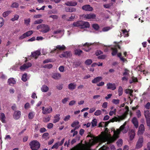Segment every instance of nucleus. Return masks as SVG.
Masks as SVG:
<instances>
[{
	"mask_svg": "<svg viewBox=\"0 0 150 150\" xmlns=\"http://www.w3.org/2000/svg\"><path fill=\"white\" fill-rule=\"evenodd\" d=\"M127 122V121L125 122L119 129L113 130V137L110 135L108 132V129L106 128L105 129V131L102 132L101 134L98 137H94L91 134H88L87 137H90L91 138V139L89 140L88 143H86L85 145L79 144L71 150H89L90 147L98 142L99 144L105 142H107V143H111L118 137L119 134L121 132L124 134L127 132L129 127L128 126H126Z\"/></svg>",
	"mask_w": 150,
	"mask_h": 150,
	"instance_id": "nucleus-1",
	"label": "nucleus"
},
{
	"mask_svg": "<svg viewBox=\"0 0 150 150\" xmlns=\"http://www.w3.org/2000/svg\"><path fill=\"white\" fill-rule=\"evenodd\" d=\"M126 115L125 114H124L121 116L118 115L117 117H113L109 121L105 123L103 122L102 124L100 123L101 126H104L105 127H106L110 122H120L121 121L124 120L126 118Z\"/></svg>",
	"mask_w": 150,
	"mask_h": 150,
	"instance_id": "nucleus-2",
	"label": "nucleus"
},
{
	"mask_svg": "<svg viewBox=\"0 0 150 150\" xmlns=\"http://www.w3.org/2000/svg\"><path fill=\"white\" fill-rule=\"evenodd\" d=\"M40 29H41L40 31L43 33L48 32L50 30V28L49 25L44 24H41L37 26V29L39 30Z\"/></svg>",
	"mask_w": 150,
	"mask_h": 150,
	"instance_id": "nucleus-3",
	"label": "nucleus"
},
{
	"mask_svg": "<svg viewBox=\"0 0 150 150\" xmlns=\"http://www.w3.org/2000/svg\"><path fill=\"white\" fill-rule=\"evenodd\" d=\"M31 149L33 150H37L40 147V144L39 142L36 140H34L30 144Z\"/></svg>",
	"mask_w": 150,
	"mask_h": 150,
	"instance_id": "nucleus-4",
	"label": "nucleus"
},
{
	"mask_svg": "<svg viewBox=\"0 0 150 150\" xmlns=\"http://www.w3.org/2000/svg\"><path fill=\"white\" fill-rule=\"evenodd\" d=\"M144 142V139L142 137H140L139 138V139L136 143L135 149H139L141 148L143 145Z\"/></svg>",
	"mask_w": 150,
	"mask_h": 150,
	"instance_id": "nucleus-5",
	"label": "nucleus"
},
{
	"mask_svg": "<svg viewBox=\"0 0 150 150\" xmlns=\"http://www.w3.org/2000/svg\"><path fill=\"white\" fill-rule=\"evenodd\" d=\"M42 113L44 114H47L51 113L52 111V109L51 106L45 108L43 106L42 108Z\"/></svg>",
	"mask_w": 150,
	"mask_h": 150,
	"instance_id": "nucleus-6",
	"label": "nucleus"
},
{
	"mask_svg": "<svg viewBox=\"0 0 150 150\" xmlns=\"http://www.w3.org/2000/svg\"><path fill=\"white\" fill-rule=\"evenodd\" d=\"M64 141V138L60 142H58L54 144L51 147V149H57L59 146H62L63 144Z\"/></svg>",
	"mask_w": 150,
	"mask_h": 150,
	"instance_id": "nucleus-7",
	"label": "nucleus"
},
{
	"mask_svg": "<svg viewBox=\"0 0 150 150\" xmlns=\"http://www.w3.org/2000/svg\"><path fill=\"white\" fill-rule=\"evenodd\" d=\"M32 66V64L30 63H27L24 64L20 67V69L22 71H25L26 69H27L29 67H31Z\"/></svg>",
	"mask_w": 150,
	"mask_h": 150,
	"instance_id": "nucleus-8",
	"label": "nucleus"
},
{
	"mask_svg": "<svg viewBox=\"0 0 150 150\" xmlns=\"http://www.w3.org/2000/svg\"><path fill=\"white\" fill-rule=\"evenodd\" d=\"M145 131V127L144 125L142 124H141L139 127L138 130L137 132L138 135H141Z\"/></svg>",
	"mask_w": 150,
	"mask_h": 150,
	"instance_id": "nucleus-9",
	"label": "nucleus"
},
{
	"mask_svg": "<svg viewBox=\"0 0 150 150\" xmlns=\"http://www.w3.org/2000/svg\"><path fill=\"white\" fill-rule=\"evenodd\" d=\"M71 53L70 52H64L62 54L59 55V57L61 58L66 57L68 58L71 56Z\"/></svg>",
	"mask_w": 150,
	"mask_h": 150,
	"instance_id": "nucleus-10",
	"label": "nucleus"
},
{
	"mask_svg": "<svg viewBox=\"0 0 150 150\" xmlns=\"http://www.w3.org/2000/svg\"><path fill=\"white\" fill-rule=\"evenodd\" d=\"M107 88L108 89L114 90L116 89V86L115 83H109L107 84Z\"/></svg>",
	"mask_w": 150,
	"mask_h": 150,
	"instance_id": "nucleus-11",
	"label": "nucleus"
},
{
	"mask_svg": "<svg viewBox=\"0 0 150 150\" xmlns=\"http://www.w3.org/2000/svg\"><path fill=\"white\" fill-rule=\"evenodd\" d=\"M92 44L91 43H86L83 45V49L86 52H88L91 49V48L89 47V45Z\"/></svg>",
	"mask_w": 150,
	"mask_h": 150,
	"instance_id": "nucleus-12",
	"label": "nucleus"
},
{
	"mask_svg": "<svg viewBox=\"0 0 150 150\" xmlns=\"http://www.w3.org/2000/svg\"><path fill=\"white\" fill-rule=\"evenodd\" d=\"M21 112L19 110H17L14 112L13 115V118L16 120L18 119L20 117Z\"/></svg>",
	"mask_w": 150,
	"mask_h": 150,
	"instance_id": "nucleus-13",
	"label": "nucleus"
},
{
	"mask_svg": "<svg viewBox=\"0 0 150 150\" xmlns=\"http://www.w3.org/2000/svg\"><path fill=\"white\" fill-rule=\"evenodd\" d=\"M96 17V16L95 14L91 13L85 15L84 17L86 19L91 20L95 18Z\"/></svg>",
	"mask_w": 150,
	"mask_h": 150,
	"instance_id": "nucleus-14",
	"label": "nucleus"
},
{
	"mask_svg": "<svg viewBox=\"0 0 150 150\" xmlns=\"http://www.w3.org/2000/svg\"><path fill=\"white\" fill-rule=\"evenodd\" d=\"M132 122L135 128H137L138 127L139 123L138 120L136 117H134L132 119Z\"/></svg>",
	"mask_w": 150,
	"mask_h": 150,
	"instance_id": "nucleus-15",
	"label": "nucleus"
},
{
	"mask_svg": "<svg viewBox=\"0 0 150 150\" xmlns=\"http://www.w3.org/2000/svg\"><path fill=\"white\" fill-rule=\"evenodd\" d=\"M79 122L78 121H76L74 122L71 125V126L72 127H74L75 129H77L80 126V125L79 124Z\"/></svg>",
	"mask_w": 150,
	"mask_h": 150,
	"instance_id": "nucleus-16",
	"label": "nucleus"
},
{
	"mask_svg": "<svg viewBox=\"0 0 150 150\" xmlns=\"http://www.w3.org/2000/svg\"><path fill=\"white\" fill-rule=\"evenodd\" d=\"M83 10L86 11H91L93 10V8L89 5H86L83 6L82 7Z\"/></svg>",
	"mask_w": 150,
	"mask_h": 150,
	"instance_id": "nucleus-17",
	"label": "nucleus"
},
{
	"mask_svg": "<svg viewBox=\"0 0 150 150\" xmlns=\"http://www.w3.org/2000/svg\"><path fill=\"white\" fill-rule=\"evenodd\" d=\"M135 135V131L133 129H131L129 132V139L131 140H133Z\"/></svg>",
	"mask_w": 150,
	"mask_h": 150,
	"instance_id": "nucleus-18",
	"label": "nucleus"
},
{
	"mask_svg": "<svg viewBox=\"0 0 150 150\" xmlns=\"http://www.w3.org/2000/svg\"><path fill=\"white\" fill-rule=\"evenodd\" d=\"M61 75L59 73H54L52 75V77L55 79H59L61 78Z\"/></svg>",
	"mask_w": 150,
	"mask_h": 150,
	"instance_id": "nucleus-19",
	"label": "nucleus"
},
{
	"mask_svg": "<svg viewBox=\"0 0 150 150\" xmlns=\"http://www.w3.org/2000/svg\"><path fill=\"white\" fill-rule=\"evenodd\" d=\"M65 48V47L64 45H58L53 50L51 51V52H53V51H55L57 49H58L59 50H64Z\"/></svg>",
	"mask_w": 150,
	"mask_h": 150,
	"instance_id": "nucleus-20",
	"label": "nucleus"
},
{
	"mask_svg": "<svg viewBox=\"0 0 150 150\" xmlns=\"http://www.w3.org/2000/svg\"><path fill=\"white\" fill-rule=\"evenodd\" d=\"M77 4V2L74 1H68L65 3V4L68 6H75Z\"/></svg>",
	"mask_w": 150,
	"mask_h": 150,
	"instance_id": "nucleus-21",
	"label": "nucleus"
},
{
	"mask_svg": "<svg viewBox=\"0 0 150 150\" xmlns=\"http://www.w3.org/2000/svg\"><path fill=\"white\" fill-rule=\"evenodd\" d=\"M82 24H81V28H88L90 27V24L88 22H85L82 21Z\"/></svg>",
	"mask_w": 150,
	"mask_h": 150,
	"instance_id": "nucleus-22",
	"label": "nucleus"
},
{
	"mask_svg": "<svg viewBox=\"0 0 150 150\" xmlns=\"http://www.w3.org/2000/svg\"><path fill=\"white\" fill-rule=\"evenodd\" d=\"M76 85L74 83H69L68 86V88L69 90H73L76 88Z\"/></svg>",
	"mask_w": 150,
	"mask_h": 150,
	"instance_id": "nucleus-23",
	"label": "nucleus"
},
{
	"mask_svg": "<svg viewBox=\"0 0 150 150\" xmlns=\"http://www.w3.org/2000/svg\"><path fill=\"white\" fill-rule=\"evenodd\" d=\"M118 47L119 49H120V46L118 45H116L114 48H112V54L113 56L115 55L117 53V48Z\"/></svg>",
	"mask_w": 150,
	"mask_h": 150,
	"instance_id": "nucleus-24",
	"label": "nucleus"
},
{
	"mask_svg": "<svg viewBox=\"0 0 150 150\" xmlns=\"http://www.w3.org/2000/svg\"><path fill=\"white\" fill-rule=\"evenodd\" d=\"M40 54V52L39 50H37L33 53H32V55L33 57L35 59L37 58L38 57Z\"/></svg>",
	"mask_w": 150,
	"mask_h": 150,
	"instance_id": "nucleus-25",
	"label": "nucleus"
},
{
	"mask_svg": "<svg viewBox=\"0 0 150 150\" xmlns=\"http://www.w3.org/2000/svg\"><path fill=\"white\" fill-rule=\"evenodd\" d=\"M82 21H78L74 23L72 25L74 27H80L81 28V24H82Z\"/></svg>",
	"mask_w": 150,
	"mask_h": 150,
	"instance_id": "nucleus-26",
	"label": "nucleus"
},
{
	"mask_svg": "<svg viewBox=\"0 0 150 150\" xmlns=\"http://www.w3.org/2000/svg\"><path fill=\"white\" fill-rule=\"evenodd\" d=\"M8 83L10 85H12L16 83V81L13 78H11L8 80Z\"/></svg>",
	"mask_w": 150,
	"mask_h": 150,
	"instance_id": "nucleus-27",
	"label": "nucleus"
},
{
	"mask_svg": "<svg viewBox=\"0 0 150 150\" xmlns=\"http://www.w3.org/2000/svg\"><path fill=\"white\" fill-rule=\"evenodd\" d=\"M144 115L146 119L150 118V113L149 110H144Z\"/></svg>",
	"mask_w": 150,
	"mask_h": 150,
	"instance_id": "nucleus-28",
	"label": "nucleus"
},
{
	"mask_svg": "<svg viewBox=\"0 0 150 150\" xmlns=\"http://www.w3.org/2000/svg\"><path fill=\"white\" fill-rule=\"evenodd\" d=\"M102 78L101 77H97L92 81L93 83H96L102 80Z\"/></svg>",
	"mask_w": 150,
	"mask_h": 150,
	"instance_id": "nucleus-29",
	"label": "nucleus"
},
{
	"mask_svg": "<svg viewBox=\"0 0 150 150\" xmlns=\"http://www.w3.org/2000/svg\"><path fill=\"white\" fill-rule=\"evenodd\" d=\"M49 88L46 85H43L41 88V90L43 92H46L49 90Z\"/></svg>",
	"mask_w": 150,
	"mask_h": 150,
	"instance_id": "nucleus-30",
	"label": "nucleus"
},
{
	"mask_svg": "<svg viewBox=\"0 0 150 150\" xmlns=\"http://www.w3.org/2000/svg\"><path fill=\"white\" fill-rule=\"evenodd\" d=\"M60 115L59 114H57L54 117L53 122L56 123L58 122L60 120Z\"/></svg>",
	"mask_w": 150,
	"mask_h": 150,
	"instance_id": "nucleus-31",
	"label": "nucleus"
},
{
	"mask_svg": "<svg viewBox=\"0 0 150 150\" xmlns=\"http://www.w3.org/2000/svg\"><path fill=\"white\" fill-rule=\"evenodd\" d=\"M0 120L2 122H5V116L4 113H1L0 114Z\"/></svg>",
	"mask_w": 150,
	"mask_h": 150,
	"instance_id": "nucleus-32",
	"label": "nucleus"
},
{
	"mask_svg": "<svg viewBox=\"0 0 150 150\" xmlns=\"http://www.w3.org/2000/svg\"><path fill=\"white\" fill-rule=\"evenodd\" d=\"M11 11H7L3 12L2 14L4 18H6L7 17L10 13Z\"/></svg>",
	"mask_w": 150,
	"mask_h": 150,
	"instance_id": "nucleus-33",
	"label": "nucleus"
},
{
	"mask_svg": "<svg viewBox=\"0 0 150 150\" xmlns=\"http://www.w3.org/2000/svg\"><path fill=\"white\" fill-rule=\"evenodd\" d=\"M35 115V113L34 112H31L29 113L28 115V117L29 119H32L34 117Z\"/></svg>",
	"mask_w": 150,
	"mask_h": 150,
	"instance_id": "nucleus-34",
	"label": "nucleus"
},
{
	"mask_svg": "<svg viewBox=\"0 0 150 150\" xmlns=\"http://www.w3.org/2000/svg\"><path fill=\"white\" fill-rule=\"evenodd\" d=\"M19 18V16L17 14H16L14 15V17L11 18V21H15L17 20Z\"/></svg>",
	"mask_w": 150,
	"mask_h": 150,
	"instance_id": "nucleus-35",
	"label": "nucleus"
},
{
	"mask_svg": "<svg viewBox=\"0 0 150 150\" xmlns=\"http://www.w3.org/2000/svg\"><path fill=\"white\" fill-rule=\"evenodd\" d=\"M82 51L80 50H76L74 51V53L76 55H80L82 53Z\"/></svg>",
	"mask_w": 150,
	"mask_h": 150,
	"instance_id": "nucleus-36",
	"label": "nucleus"
},
{
	"mask_svg": "<svg viewBox=\"0 0 150 150\" xmlns=\"http://www.w3.org/2000/svg\"><path fill=\"white\" fill-rule=\"evenodd\" d=\"M50 117L51 116L45 117L43 118V122H48L50 121Z\"/></svg>",
	"mask_w": 150,
	"mask_h": 150,
	"instance_id": "nucleus-37",
	"label": "nucleus"
},
{
	"mask_svg": "<svg viewBox=\"0 0 150 150\" xmlns=\"http://www.w3.org/2000/svg\"><path fill=\"white\" fill-rule=\"evenodd\" d=\"M116 110V109H114L113 110H110L109 113L110 116H112L113 115H115Z\"/></svg>",
	"mask_w": 150,
	"mask_h": 150,
	"instance_id": "nucleus-38",
	"label": "nucleus"
},
{
	"mask_svg": "<svg viewBox=\"0 0 150 150\" xmlns=\"http://www.w3.org/2000/svg\"><path fill=\"white\" fill-rule=\"evenodd\" d=\"M30 22V18H26L24 19V23L28 25Z\"/></svg>",
	"mask_w": 150,
	"mask_h": 150,
	"instance_id": "nucleus-39",
	"label": "nucleus"
},
{
	"mask_svg": "<svg viewBox=\"0 0 150 150\" xmlns=\"http://www.w3.org/2000/svg\"><path fill=\"white\" fill-rule=\"evenodd\" d=\"M91 124L92 126L93 127H94L95 126H96L97 125V120L96 119H93L91 122Z\"/></svg>",
	"mask_w": 150,
	"mask_h": 150,
	"instance_id": "nucleus-40",
	"label": "nucleus"
},
{
	"mask_svg": "<svg viewBox=\"0 0 150 150\" xmlns=\"http://www.w3.org/2000/svg\"><path fill=\"white\" fill-rule=\"evenodd\" d=\"M22 80L24 81H27V74H23L22 77Z\"/></svg>",
	"mask_w": 150,
	"mask_h": 150,
	"instance_id": "nucleus-41",
	"label": "nucleus"
},
{
	"mask_svg": "<svg viewBox=\"0 0 150 150\" xmlns=\"http://www.w3.org/2000/svg\"><path fill=\"white\" fill-rule=\"evenodd\" d=\"M102 112L101 110H98L96 111L95 112L94 114L96 116H99L101 115Z\"/></svg>",
	"mask_w": 150,
	"mask_h": 150,
	"instance_id": "nucleus-42",
	"label": "nucleus"
},
{
	"mask_svg": "<svg viewBox=\"0 0 150 150\" xmlns=\"http://www.w3.org/2000/svg\"><path fill=\"white\" fill-rule=\"evenodd\" d=\"M122 140L121 139H119L117 142V144L118 146H121L122 144Z\"/></svg>",
	"mask_w": 150,
	"mask_h": 150,
	"instance_id": "nucleus-43",
	"label": "nucleus"
},
{
	"mask_svg": "<svg viewBox=\"0 0 150 150\" xmlns=\"http://www.w3.org/2000/svg\"><path fill=\"white\" fill-rule=\"evenodd\" d=\"M60 33H61V35H62L61 36H62V35H63L64 33L63 31L61 30H57L54 31L53 33L55 34H59Z\"/></svg>",
	"mask_w": 150,
	"mask_h": 150,
	"instance_id": "nucleus-44",
	"label": "nucleus"
},
{
	"mask_svg": "<svg viewBox=\"0 0 150 150\" xmlns=\"http://www.w3.org/2000/svg\"><path fill=\"white\" fill-rule=\"evenodd\" d=\"M118 92L119 96H120L123 93V89L122 87L120 86H119V87Z\"/></svg>",
	"mask_w": 150,
	"mask_h": 150,
	"instance_id": "nucleus-45",
	"label": "nucleus"
},
{
	"mask_svg": "<svg viewBox=\"0 0 150 150\" xmlns=\"http://www.w3.org/2000/svg\"><path fill=\"white\" fill-rule=\"evenodd\" d=\"M33 32L32 30H30L24 33L25 34L26 37H27L33 34Z\"/></svg>",
	"mask_w": 150,
	"mask_h": 150,
	"instance_id": "nucleus-46",
	"label": "nucleus"
},
{
	"mask_svg": "<svg viewBox=\"0 0 150 150\" xmlns=\"http://www.w3.org/2000/svg\"><path fill=\"white\" fill-rule=\"evenodd\" d=\"M81 64V62L79 61H77L74 62V67H76L79 66Z\"/></svg>",
	"mask_w": 150,
	"mask_h": 150,
	"instance_id": "nucleus-47",
	"label": "nucleus"
},
{
	"mask_svg": "<svg viewBox=\"0 0 150 150\" xmlns=\"http://www.w3.org/2000/svg\"><path fill=\"white\" fill-rule=\"evenodd\" d=\"M49 134L48 133H44L42 136V137L43 138L46 139H49Z\"/></svg>",
	"mask_w": 150,
	"mask_h": 150,
	"instance_id": "nucleus-48",
	"label": "nucleus"
},
{
	"mask_svg": "<svg viewBox=\"0 0 150 150\" xmlns=\"http://www.w3.org/2000/svg\"><path fill=\"white\" fill-rule=\"evenodd\" d=\"M76 129H71V133H73V137H74L76 135H77L78 134V132L77 131H76L75 130Z\"/></svg>",
	"mask_w": 150,
	"mask_h": 150,
	"instance_id": "nucleus-49",
	"label": "nucleus"
},
{
	"mask_svg": "<svg viewBox=\"0 0 150 150\" xmlns=\"http://www.w3.org/2000/svg\"><path fill=\"white\" fill-rule=\"evenodd\" d=\"M93 28L96 30H98L99 28V26L97 24H94L92 25Z\"/></svg>",
	"mask_w": 150,
	"mask_h": 150,
	"instance_id": "nucleus-50",
	"label": "nucleus"
},
{
	"mask_svg": "<svg viewBox=\"0 0 150 150\" xmlns=\"http://www.w3.org/2000/svg\"><path fill=\"white\" fill-rule=\"evenodd\" d=\"M42 21V20L41 19H39L35 21L34 23V24H40L41 23Z\"/></svg>",
	"mask_w": 150,
	"mask_h": 150,
	"instance_id": "nucleus-51",
	"label": "nucleus"
},
{
	"mask_svg": "<svg viewBox=\"0 0 150 150\" xmlns=\"http://www.w3.org/2000/svg\"><path fill=\"white\" fill-rule=\"evenodd\" d=\"M4 20L3 18L0 17V28L4 24Z\"/></svg>",
	"mask_w": 150,
	"mask_h": 150,
	"instance_id": "nucleus-52",
	"label": "nucleus"
},
{
	"mask_svg": "<svg viewBox=\"0 0 150 150\" xmlns=\"http://www.w3.org/2000/svg\"><path fill=\"white\" fill-rule=\"evenodd\" d=\"M120 100L118 99H113L112 100V103L115 104L117 105L119 103Z\"/></svg>",
	"mask_w": 150,
	"mask_h": 150,
	"instance_id": "nucleus-53",
	"label": "nucleus"
},
{
	"mask_svg": "<svg viewBox=\"0 0 150 150\" xmlns=\"http://www.w3.org/2000/svg\"><path fill=\"white\" fill-rule=\"evenodd\" d=\"M117 55L118 57H119L120 60H122L123 62H124L126 60L124 58L121 57V53H119L117 54Z\"/></svg>",
	"mask_w": 150,
	"mask_h": 150,
	"instance_id": "nucleus-54",
	"label": "nucleus"
},
{
	"mask_svg": "<svg viewBox=\"0 0 150 150\" xmlns=\"http://www.w3.org/2000/svg\"><path fill=\"white\" fill-rule=\"evenodd\" d=\"M137 81V79L136 78L134 77H133L131 79H130L129 81V83H131L134 82H135Z\"/></svg>",
	"mask_w": 150,
	"mask_h": 150,
	"instance_id": "nucleus-55",
	"label": "nucleus"
},
{
	"mask_svg": "<svg viewBox=\"0 0 150 150\" xmlns=\"http://www.w3.org/2000/svg\"><path fill=\"white\" fill-rule=\"evenodd\" d=\"M133 91L130 89H126L125 90V92L127 94H129L131 96L132 95V93Z\"/></svg>",
	"mask_w": 150,
	"mask_h": 150,
	"instance_id": "nucleus-56",
	"label": "nucleus"
},
{
	"mask_svg": "<svg viewBox=\"0 0 150 150\" xmlns=\"http://www.w3.org/2000/svg\"><path fill=\"white\" fill-rule=\"evenodd\" d=\"M111 28H111L110 27H105L103 28L102 30L104 32L107 31L111 29Z\"/></svg>",
	"mask_w": 150,
	"mask_h": 150,
	"instance_id": "nucleus-57",
	"label": "nucleus"
},
{
	"mask_svg": "<svg viewBox=\"0 0 150 150\" xmlns=\"http://www.w3.org/2000/svg\"><path fill=\"white\" fill-rule=\"evenodd\" d=\"M92 62L91 60L90 59H87L85 62V64L87 65H90L92 63Z\"/></svg>",
	"mask_w": 150,
	"mask_h": 150,
	"instance_id": "nucleus-58",
	"label": "nucleus"
},
{
	"mask_svg": "<svg viewBox=\"0 0 150 150\" xmlns=\"http://www.w3.org/2000/svg\"><path fill=\"white\" fill-rule=\"evenodd\" d=\"M18 6V4L16 2H14L12 4L11 7L12 8H17Z\"/></svg>",
	"mask_w": 150,
	"mask_h": 150,
	"instance_id": "nucleus-59",
	"label": "nucleus"
},
{
	"mask_svg": "<svg viewBox=\"0 0 150 150\" xmlns=\"http://www.w3.org/2000/svg\"><path fill=\"white\" fill-rule=\"evenodd\" d=\"M75 18V16L74 14H72L71 16L69 18V19H67V20L68 21H72Z\"/></svg>",
	"mask_w": 150,
	"mask_h": 150,
	"instance_id": "nucleus-60",
	"label": "nucleus"
},
{
	"mask_svg": "<svg viewBox=\"0 0 150 150\" xmlns=\"http://www.w3.org/2000/svg\"><path fill=\"white\" fill-rule=\"evenodd\" d=\"M52 65L51 64H47L45 65L44 66V67L45 68L50 69L52 67Z\"/></svg>",
	"mask_w": 150,
	"mask_h": 150,
	"instance_id": "nucleus-61",
	"label": "nucleus"
},
{
	"mask_svg": "<svg viewBox=\"0 0 150 150\" xmlns=\"http://www.w3.org/2000/svg\"><path fill=\"white\" fill-rule=\"evenodd\" d=\"M71 116L70 115L66 116L64 118L63 120L65 121H68L70 119Z\"/></svg>",
	"mask_w": 150,
	"mask_h": 150,
	"instance_id": "nucleus-62",
	"label": "nucleus"
},
{
	"mask_svg": "<svg viewBox=\"0 0 150 150\" xmlns=\"http://www.w3.org/2000/svg\"><path fill=\"white\" fill-rule=\"evenodd\" d=\"M136 113L137 116L138 118H139L141 116V112L139 110H137Z\"/></svg>",
	"mask_w": 150,
	"mask_h": 150,
	"instance_id": "nucleus-63",
	"label": "nucleus"
},
{
	"mask_svg": "<svg viewBox=\"0 0 150 150\" xmlns=\"http://www.w3.org/2000/svg\"><path fill=\"white\" fill-rule=\"evenodd\" d=\"M76 101L74 100H72L69 103V105L70 106H72L75 105L76 103Z\"/></svg>",
	"mask_w": 150,
	"mask_h": 150,
	"instance_id": "nucleus-64",
	"label": "nucleus"
}]
</instances>
